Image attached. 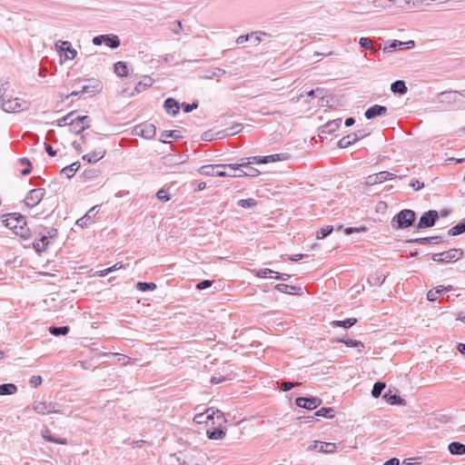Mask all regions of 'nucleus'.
Instances as JSON below:
<instances>
[{"mask_svg":"<svg viewBox=\"0 0 465 465\" xmlns=\"http://www.w3.org/2000/svg\"><path fill=\"white\" fill-rule=\"evenodd\" d=\"M193 420L198 424L203 422L208 423L210 420H213V426H223L226 421L223 413L219 410H214L213 408L207 409L204 413L196 414Z\"/></svg>","mask_w":465,"mask_h":465,"instance_id":"1","label":"nucleus"},{"mask_svg":"<svg viewBox=\"0 0 465 465\" xmlns=\"http://www.w3.org/2000/svg\"><path fill=\"white\" fill-rule=\"evenodd\" d=\"M415 217L414 211L405 209L393 217L391 223L394 228H407L412 225Z\"/></svg>","mask_w":465,"mask_h":465,"instance_id":"2","label":"nucleus"},{"mask_svg":"<svg viewBox=\"0 0 465 465\" xmlns=\"http://www.w3.org/2000/svg\"><path fill=\"white\" fill-rule=\"evenodd\" d=\"M463 255L461 249H450L447 252L434 253L432 260L436 262H450L460 260Z\"/></svg>","mask_w":465,"mask_h":465,"instance_id":"3","label":"nucleus"},{"mask_svg":"<svg viewBox=\"0 0 465 465\" xmlns=\"http://www.w3.org/2000/svg\"><path fill=\"white\" fill-rule=\"evenodd\" d=\"M54 45L61 58L64 60H73L77 54V51L72 47L71 43L68 41L59 40Z\"/></svg>","mask_w":465,"mask_h":465,"instance_id":"4","label":"nucleus"},{"mask_svg":"<svg viewBox=\"0 0 465 465\" xmlns=\"http://www.w3.org/2000/svg\"><path fill=\"white\" fill-rule=\"evenodd\" d=\"M1 107L6 113H17L26 109L27 104L20 98H9L2 103Z\"/></svg>","mask_w":465,"mask_h":465,"instance_id":"5","label":"nucleus"},{"mask_svg":"<svg viewBox=\"0 0 465 465\" xmlns=\"http://www.w3.org/2000/svg\"><path fill=\"white\" fill-rule=\"evenodd\" d=\"M33 410L38 414L60 412V405L56 402L35 401Z\"/></svg>","mask_w":465,"mask_h":465,"instance_id":"6","label":"nucleus"},{"mask_svg":"<svg viewBox=\"0 0 465 465\" xmlns=\"http://www.w3.org/2000/svg\"><path fill=\"white\" fill-rule=\"evenodd\" d=\"M397 175L388 171H382L378 173L370 174L365 180V184L368 186L381 183L385 181L396 178Z\"/></svg>","mask_w":465,"mask_h":465,"instance_id":"7","label":"nucleus"},{"mask_svg":"<svg viewBox=\"0 0 465 465\" xmlns=\"http://www.w3.org/2000/svg\"><path fill=\"white\" fill-rule=\"evenodd\" d=\"M3 223L5 225L14 232L19 228L20 225H25V219L19 213H8L3 216Z\"/></svg>","mask_w":465,"mask_h":465,"instance_id":"8","label":"nucleus"},{"mask_svg":"<svg viewBox=\"0 0 465 465\" xmlns=\"http://www.w3.org/2000/svg\"><path fill=\"white\" fill-rule=\"evenodd\" d=\"M250 162H242L236 164H222V177H242L243 174H237V172L241 171L242 167H247Z\"/></svg>","mask_w":465,"mask_h":465,"instance_id":"9","label":"nucleus"},{"mask_svg":"<svg viewBox=\"0 0 465 465\" xmlns=\"http://www.w3.org/2000/svg\"><path fill=\"white\" fill-rule=\"evenodd\" d=\"M45 194V190L43 188L33 189L27 193L25 199V203L28 207H35L42 201Z\"/></svg>","mask_w":465,"mask_h":465,"instance_id":"10","label":"nucleus"},{"mask_svg":"<svg viewBox=\"0 0 465 465\" xmlns=\"http://www.w3.org/2000/svg\"><path fill=\"white\" fill-rule=\"evenodd\" d=\"M438 218H439V214H438L437 211L430 210L428 212H425L421 215V217L417 224V228L422 229V228L431 227L434 225V223L438 220Z\"/></svg>","mask_w":465,"mask_h":465,"instance_id":"11","label":"nucleus"},{"mask_svg":"<svg viewBox=\"0 0 465 465\" xmlns=\"http://www.w3.org/2000/svg\"><path fill=\"white\" fill-rule=\"evenodd\" d=\"M368 134H369V133H366L364 130H361L356 133L350 134L342 137L338 142V146L340 148H347L350 145H351L352 143H356L360 139H362L363 137H365Z\"/></svg>","mask_w":465,"mask_h":465,"instance_id":"12","label":"nucleus"},{"mask_svg":"<svg viewBox=\"0 0 465 465\" xmlns=\"http://www.w3.org/2000/svg\"><path fill=\"white\" fill-rule=\"evenodd\" d=\"M84 121L91 122V119L87 115L77 116L74 119L71 120L68 124L70 126V131L75 134H81L85 129L89 128V125H84Z\"/></svg>","mask_w":465,"mask_h":465,"instance_id":"13","label":"nucleus"},{"mask_svg":"<svg viewBox=\"0 0 465 465\" xmlns=\"http://www.w3.org/2000/svg\"><path fill=\"white\" fill-rule=\"evenodd\" d=\"M322 402V400L317 397H299L295 400V403L298 407L310 411L316 409Z\"/></svg>","mask_w":465,"mask_h":465,"instance_id":"14","label":"nucleus"},{"mask_svg":"<svg viewBox=\"0 0 465 465\" xmlns=\"http://www.w3.org/2000/svg\"><path fill=\"white\" fill-rule=\"evenodd\" d=\"M308 450L322 453H333L336 451V444L331 442L314 441L308 447Z\"/></svg>","mask_w":465,"mask_h":465,"instance_id":"15","label":"nucleus"},{"mask_svg":"<svg viewBox=\"0 0 465 465\" xmlns=\"http://www.w3.org/2000/svg\"><path fill=\"white\" fill-rule=\"evenodd\" d=\"M135 133L145 139H151L155 135V126L151 123H143L135 127Z\"/></svg>","mask_w":465,"mask_h":465,"instance_id":"16","label":"nucleus"},{"mask_svg":"<svg viewBox=\"0 0 465 465\" xmlns=\"http://www.w3.org/2000/svg\"><path fill=\"white\" fill-rule=\"evenodd\" d=\"M459 94H461L457 91H445L438 94V103L446 104L448 105L453 104L459 101Z\"/></svg>","mask_w":465,"mask_h":465,"instance_id":"17","label":"nucleus"},{"mask_svg":"<svg viewBox=\"0 0 465 465\" xmlns=\"http://www.w3.org/2000/svg\"><path fill=\"white\" fill-rule=\"evenodd\" d=\"M222 164L203 165L199 169V173L204 176H220L222 177Z\"/></svg>","mask_w":465,"mask_h":465,"instance_id":"18","label":"nucleus"},{"mask_svg":"<svg viewBox=\"0 0 465 465\" xmlns=\"http://www.w3.org/2000/svg\"><path fill=\"white\" fill-rule=\"evenodd\" d=\"M387 107L380 104H374L368 108L364 115L367 119H373L377 116H383L387 114Z\"/></svg>","mask_w":465,"mask_h":465,"instance_id":"19","label":"nucleus"},{"mask_svg":"<svg viewBox=\"0 0 465 465\" xmlns=\"http://www.w3.org/2000/svg\"><path fill=\"white\" fill-rule=\"evenodd\" d=\"M105 154V150L102 147L96 148L94 151L84 154L82 159L87 163H96L101 160Z\"/></svg>","mask_w":465,"mask_h":465,"instance_id":"20","label":"nucleus"},{"mask_svg":"<svg viewBox=\"0 0 465 465\" xmlns=\"http://www.w3.org/2000/svg\"><path fill=\"white\" fill-rule=\"evenodd\" d=\"M415 46V43L412 40H410L408 42H401L398 40H394L390 45L384 47V52H392L396 50L397 48L402 49V48H413Z\"/></svg>","mask_w":465,"mask_h":465,"instance_id":"21","label":"nucleus"},{"mask_svg":"<svg viewBox=\"0 0 465 465\" xmlns=\"http://www.w3.org/2000/svg\"><path fill=\"white\" fill-rule=\"evenodd\" d=\"M41 436L43 437V439L45 440L49 441V442H54V443L62 444V445L67 444L66 439L54 437L51 433V430L46 427H45L41 430Z\"/></svg>","mask_w":465,"mask_h":465,"instance_id":"22","label":"nucleus"},{"mask_svg":"<svg viewBox=\"0 0 465 465\" xmlns=\"http://www.w3.org/2000/svg\"><path fill=\"white\" fill-rule=\"evenodd\" d=\"M163 107L169 114L175 116L180 110V104L174 98H167L164 101Z\"/></svg>","mask_w":465,"mask_h":465,"instance_id":"23","label":"nucleus"},{"mask_svg":"<svg viewBox=\"0 0 465 465\" xmlns=\"http://www.w3.org/2000/svg\"><path fill=\"white\" fill-rule=\"evenodd\" d=\"M49 243L50 241L48 240V236L42 235L40 239L34 242L33 247L36 252L41 253L47 249Z\"/></svg>","mask_w":465,"mask_h":465,"instance_id":"24","label":"nucleus"},{"mask_svg":"<svg viewBox=\"0 0 465 465\" xmlns=\"http://www.w3.org/2000/svg\"><path fill=\"white\" fill-rule=\"evenodd\" d=\"M275 288L282 293H289V294H300L302 292L301 287L289 285V284H285V283H279L275 286Z\"/></svg>","mask_w":465,"mask_h":465,"instance_id":"25","label":"nucleus"},{"mask_svg":"<svg viewBox=\"0 0 465 465\" xmlns=\"http://www.w3.org/2000/svg\"><path fill=\"white\" fill-rule=\"evenodd\" d=\"M97 207H98L97 205H96V206L92 207V208H91V209L86 213V214H85L84 217H82V218H80V219H78V220L76 221V224H77L78 226L82 227V228H83V227H84V226H86V225L88 224V223L92 220V218H93L94 215H96V213H97L96 208H97Z\"/></svg>","mask_w":465,"mask_h":465,"instance_id":"26","label":"nucleus"},{"mask_svg":"<svg viewBox=\"0 0 465 465\" xmlns=\"http://www.w3.org/2000/svg\"><path fill=\"white\" fill-rule=\"evenodd\" d=\"M217 428H213V430H207V437L210 440H221L225 436L226 430L222 428V426H216Z\"/></svg>","mask_w":465,"mask_h":465,"instance_id":"27","label":"nucleus"},{"mask_svg":"<svg viewBox=\"0 0 465 465\" xmlns=\"http://www.w3.org/2000/svg\"><path fill=\"white\" fill-rule=\"evenodd\" d=\"M391 90L394 94H405L408 91V88L404 81L397 80L391 84Z\"/></svg>","mask_w":465,"mask_h":465,"instance_id":"28","label":"nucleus"},{"mask_svg":"<svg viewBox=\"0 0 465 465\" xmlns=\"http://www.w3.org/2000/svg\"><path fill=\"white\" fill-rule=\"evenodd\" d=\"M448 450L453 455L465 454V445L460 442L453 441L450 443L448 446Z\"/></svg>","mask_w":465,"mask_h":465,"instance_id":"29","label":"nucleus"},{"mask_svg":"<svg viewBox=\"0 0 465 465\" xmlns=\"http://www.w3.org/2000/svg\"><path fill=\"white\" fill-rule=\"evenodd\" d=\"M153 84V78L150 76H143V80L140 81L134 87V91L139 94L144 91L146 88L152 86Z\"/></svg>","mask_w":465,"mask_h":465,"instance_id":"30","label":"nucleus"},{"mask_svg":"<svg viewBox=\"0 0 465 465\" xmlns=\"http://www.w3.org/2000/svg\"><path fill=\"white\" fill-rule=\"evenodd\" d=\"M104 43L110 48L115 49L120 46V39L115 35H104Z\"/></svg>","mask_w":465,"mask_h":465,"instance_id":"31","label":"nucleus"},{"mask_svg":"<svg viewBox=\"0 0 465 465\" xmlns=\"http://www.w3.org/2000/svg\"><path fill=\"white\" fill-rule=\"evenodd\" d=\"M415 242L420 244H438L443 242L442 236H431V237H424L414 240Z\"/></svg>","mask_w":465,"mask_h":465,"instance_id":"32","label":"nucleus"},{"mask_svg":"<svg viewBox=\"0 0 465 465\" xmlns=\"http://www.w3.org/2000/svg\"><path fill=\"white\" fill-rule=\"evenodd\" d=\"M80 168V163L74 162L72 164L62 169V174H64L67 178H71Z\"/></svg>","mask_w":465,"mask_h":465,"instance_id":"33","label":"nucleus"},{"mask_svg":"<svg viewBox=\"0 0 465 465\" xmlns=\"http://www.w3.org/2000/svg\"><path fill=\"white\" fill-rule=\"evenodd\" d=\"M17 391V387L13 383H4L0 385V395H12Z\"/></svg>","mask_w":465,"mask_h":465,"instance_id":"34","label":"nucleus"},{"mask_svg":"<svg viewBox=\"0 0 465 465\" xmlns=\"http://www.w3.org/2000/svg\"><path fill=\"white\" fill-rule=\"evenodd\" d=\"M182 135L180 134L179 131L173 130V131H163L161 134V142L167 143V138H172L173 140H177L181 138Z\"/></svg>","mask_w":465,"mask_h":465,"instance_id":"35","label":"nucleus"},{"mask_svg":"<svg viewBox=\"0 0 465 465\" xmlns=\"http://www.w3.org/2000/svg\"><path fill=\"white\" fill-rule=\"evenodd\" d=\"M114 73L118 76H126L128 74L127 65L124 62H117L114 64Z\"/></svg>","mask_w":465,"mask_h":465,"instance_id":"36","label":"nucleus"},{"mask_svg":"<svg viewBox=\"0 0 465 465\" xmlns=\"http://www.w3.org/2000/svg\"><path fill=\"white\" fill-rule=\"evenodd\" d=\"M357 322L355 318H349L344 321H334L332 322V325L335 327H343L345 329L351 328Z\"/></svg>","mask_w":465,"mask_h":465,"instance_id":"37","label":"nucleus"},{"mask_svg":"<svg viewBox=\"0 0 465 465\" xmlns=\"http://www.w3.org/2000/svg\"><path fill=\"white\" fill-rule=\"evenodd\" d=\"M70 331V328L68 326H51L49 328V332L54 336H60V335H66Z\"/></svg>","mask_w":465,"mask_h":465,"instance_id":"38","label":"nucleus"},{"mask_svg":"<svg viewBox=\"0 0 465 465\" xmlns=\"http://www.w3.org/2000/svg\"><path fill=\"white\" fill-rule=\"evenodd\" d=\"M383 398L390 404H400L402 402V400L401 399V397L399 395H397L396 393H391V391H389L388 392H385L383 395Z\"/></svg>","mask_w":465,"mask_h":465,"instance_id":"39","label":"nucleus"},{"mask_svg":"<svg viewBox=\"0 0 465 465\" xmlns=\"http://www.w3.org/2000/svg\"><path fill=\"white\" fill-rule=\"evenodd\" d=\"M465 232V223H459L448 231L450 236H456Z\"/></svg>","mask_w":465,"mask_h":465,"instance_id":"40","label":"nucleus"},{"mask_svg":"<svg viewBox=\"0 0 465 465\" xmlns=\"http://www.w3.org/2000/svg\"><path fill=\"white\" fill-rule=\"evenodd\" d=\"M315 416L325 417V418L331 419V418H333V416H334V410L332 408L323 407L315 412Z\"/></svg>","mask_w":465,"mask_h":465,"instance_id":"41","label":"nucleus"},{"mask_svg":"<svg viewBox=\"0 0 465 465\" xmlns=\"http://www.w3.org/2000/svg\"><path fill=\"white\" fill-rule=\"evenodd\" d=\"M136 288L141 292L153 291L156 289V284L153 282H138Z\"/></svg>","mask_w":465,"mask_h":465,"instance_id":"42","label":"nucleus"},{"mask_svg":"<svg viewBox=\"0 0 465 465\" xmlns=\"http://www.w3.org/2000/svg\"><path fill=\"white\" fill-rule=\"evenodd\" d=\"M385 383L381 381H377L374 383L371 395L373 398H379L381 394V391L385 389Z\"/></svg>","mask_w":465,"mask_h":465,"instance_id":"43","label":"nucleus"},{"mask_svg":"<svg viewBox=\"0 0 465 465\" xmlns=\"http://www.w3.org/2000/svg\"><path fill=\"white\" fill-rule=\"evenodd\" d=\"M15 233L24 239H28L31 235L30 229L26 226V224L20 225L19 228L15 231Z\"/></svg>","mask_w":465,"mask_h":465,"instance_id":"44","label":"nucleus"},{"mask_svg":"<svg viewBox=\"0 0 465 465\" xmlns=\"http://www.w3.org/2000/svg\"><path fill=\"white\" fill-rule=\"evenodd\" d=\"M289 158V155L287 153H276L272 155H266V159H268L267 163H274L277 161H284Z\"/></svg>","mask_w":465,"mask_h":465,"instance_id":"45","label":"nucleus"},{"mask_svg":"<svg viewBox=\"0 0 465 465\" xmlns=\"http://www.w3.org/2000/svg\"><path fill=\"white\" fill-rule=\"evenodd\" d=\"M263 35H266V33L262 32V31L252 32V34H250V37H251L250 41L253 45H258L262 42V36H263Z\"/></svg>","mask_w":465,"mask_h":465,"instance_id":"46","label":"nucleus"},{"mask_svg":"<svg viewBox=\"0 0 465 465\" xmlns=\"http://www.w3.org/2000/svg\"><path fill=\"white\" fill-rule=\"evenodd\" d=\"M444 289H440V287H437L435 290H430L427 293V298L430 302H434L438 299L439 294H440Z\"/></svg>","mask_w":465,"mask_h":465,"instance_id":"47","label":"nucleus"},{"mask_svg":"<svg viewBox=\"0 0 465 465\" xmlns=\"http://www.w3.org/2000/svg\"><path fill=\"white\" fill-rule=\"evenodd\" d=\"M342 341L346 344L347 347L357 348L359 351H361V349L364 347L363 343L360 341L348 339V340Z\"/></svg>","mask_w":465,"mask_h":465,"instance_id":"48","label":"nucleus"},{"mask_svg":"<svg viewBox=\"0 0 465 465\" xmlns=\"http://www.w3.org/2000/svg\"><path fill=\"white\" fill-rule=\"evenodd\" d=\"M237 204L242 208H250L256 204V202L252 198L242 199L237 202Z\"/></svg>","mask_w":465,"mask_h":465,"instance_id":"49","label":"nucleus"},{"mask_svg":"<svg viewBox=\"0 0 465 465\" xmlns=\"http://www.w3.org/2000/svg\"><path fill=\"white\" fill-rule=\"evenodd\" d=\"M359 44L364 49H367V50H372L373 49V47H372V41H371V39H370L368 37H361L360 40H359Z\"/></svg>","mask_w":465,"mask_h":465,"instance_id":"50","label":"nucleus"},{"mask_svg":"<svg viewBox=\"0 0 465 465\" xmlns=\"http://www.w3.org/2000/svg\"><path fill=\"white\" fill-rule=\"evenodd\" d=\"M341 123V119H336V120L331 121L326 124L325 128L328 130V132H333L337 128H339Z\"/></svg>","mask_w":465,"mask_h":465,"instance_id":"51","label":"nucleus"},{"mask_svg":"<svg viewBox=\"0 0 465 465\" xmlns=\"http://www.w3.org/2000/svg\"><path fill=\"white\" fill-rule=\"evenodd\" d=\"M333 228L331 225H327L325 227H322L321 231L317 234L318 239H323L327 235H329L332 232Z\"/></svg>","mask_w":465,"mask_h":465,"instance_id":"52","label":"nucleus"},{"mask_svg":"<svg viewBox=\"0 0 465 465\" xmlns=\"http://www.w3.org/2000/svg\"><path fill=\"white\" fill-rule=\"evenodd\" d=\"M114 355L117 356V361L124 366H126L132 362V360L126 355L118 354V353H114Z\"/></svg>","mask_w":465,"mask_h":465,"instance_id":"53","label":"nucleus"},{"mask_svg":"<svg viewBox=\"0 0 465 465\" xmlns=\"http://www.w3.org/2000/svg\"><path fill=\"white\" fill-rule=\"evenodd\" d=\"M324 92L325 91L322 88H316L314 90H311L310 92H308L307 95L311 97H321L323 100Z\"/></svg>","mask_w":465,"mask_h":465,"instance_id":"54","label":"nucleus"},{"mask_svg":"<svg viewBox=\"0 0 465 465\" xmlns=\"http://www.w3.org/2000/svg\"><path fill=\"white\" fill-rule=\"evenodd\" d=\"M268 159H266V156H253L251 158H248L247 162H250V164L252 163H267Z\"/></svg>","mask_w":465,"mask_h":465,"instance_id":"55","label":"nucleus"},{"mask_svg":"<svg viewBox=\"0 0 465 465\" xmlns=\"http://www.w3.org/2000/svg\"><path fill=\"white\" fill-rule=\"evenodd\" d=\"M29 383L32 387L36 388L42 383V378L39 375H34L30 378Z\"/></svg>","mask_w":465,"mask_h":465,"instance_id":"56","label":"nucleus"},{"mask_svg":"<svg viewBox=\"0 0 465 465\" xmlns=\"http://www.w3.org/2000/svg\"><path fill=\"white\" fill-rule=\"evenodd\" d=\"M198 107V103L194 102L193 104H185L183 103L182 104V108L183 110L184 113H190L192 112L193 110L196 109Z\"/></svg>","mask_w":465,"mask_h":465,"instance_id":"57","label":"nucleus"},{"mask_svg":"<svg viewBox=\"0 0 465 465\" xmlns=\"http://www.w3.org/2000/svg\"><path fill=\"white\" fill-rule=\"evenodd\" d=\"M156 196L160 201L166 202L170 199L169 193H167V191H165L163 189H161L160 191H158L156 193Z\"/></svg>","mask_w":465,"mask_h":465,"instance_id":"58","label":"nucleus"},{"mask_svg":"<svg viewBox=\"0 0 465 465\" xmlns=\"http://www.w3.org/2000/svg\"><path fill=\"white\" fill-rule=\"evenodd\" d=\"M276 272H273L272 270L271 269H261L259 271H257L256 272V275L260 278H265L267 277V275L269 274H272V273H274L275 274Z\"/></svg>","mask_w":465,"mask_h":465,"instance_id":"59","label":"nucleus"},{"mask_svg":"<svg viewBox=\"0 0 465 465\" xmlns=\"http://www.w3.org/2000/svg\"><path fill=\"white\" fill-rule=\"evenodd\" d=\"M410 186L412 187L415 191H419L424 187V183L419 180L413 179L411 181Z\"/></svg>","mask_w":465,"mask_h":465,"instance_id":"60","label":"nucleus"},{"mask_svg":"<svg viewBox=\"0 0 465 465\" xmlns=\"http://www.w3.org/2000/svg\"><path fill=\"white\" fill-rule=\"evenodd\" d=\"M85 180H91L97 176V171L95 170H85L83 173Z\"/></svg>","mask_w":465,"mask_h":465,"instance_id":"61","label":"nucleus"},{"mask_svg":"<svg viewBox=\"0 0 465 465\" xmlns=\"http://www.w3.org/2000/svg\"><path fill=\"white\" fill-rule=\"evenodd\" d=\"M211 285H212V282L211 281L203 280V281L200 282L196 285V288L199 289V290H204V289H207V288L211 287Z\"/></svg>","mask_w":465,"mask_h":465,"instance_id":"62","label":"nucleus"},{"mask_svg":"<svg viewBox=\"0 0 465 465\" xmlns=\"http://www.w3.org/2000/svg\"><path fill=\"white\" fill-rule=\"evenodd\" d=\"M247 168H248V171L244 173V174H246V176L255 177L260 174V171L257 170L256 168L249 167V165L247 166Z\"/></svg>","mask_w":465,"mask_h":465,"instance_id":"63","label":"nucleus"},{"mask_svg":"<svg viewBox=\"0 0 465 465\" xmlns=\"http://www.w3.org/2000/svg\"><path fill=\"white\" fill-rule=\"evenodd\" d=\"M74 114V113H70L68 114H66L65 116L62 117L61 119H59L57 121V125L58 126H64L66 124H68L69 123H67V120Z\"/></svg>","mask_w":465,"mask_h":465,"instance_id":"64","label":"nucleus"}]
</instances>
